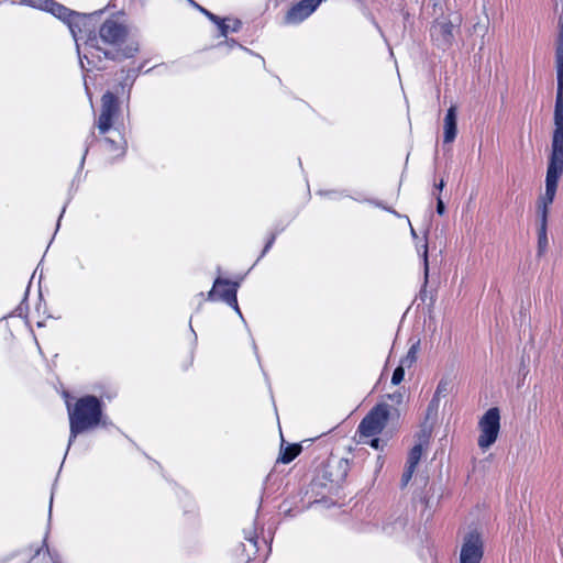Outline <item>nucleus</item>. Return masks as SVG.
<instances>
[{"mask_svg": "<svg viewBox=\"0 0 563 563\" xmlns=\"http://www.w3.org/2000/svg\"><path fill=\"white\" fill-rule=\"evenodd\" d=\"M199 11L202 12L213 23L217 24L219 22L220 18L217 16L216 14L211 13L210 11L206 10L205 8L199 7Z\"/></svg>", "mask_w": 563, "mask_h": 563, "instance_id": "21", "label": "nucleus"}, {"mask_svg": "<svg viewBox=\"0 0 563 563\" xmlns=\"http://www.w3.org/2000/svg\"><path fill=\"white\" fill-rule=\"evenodd\" d=\"M239 288V283H232L228 279H223L218 277L214 283L212 289L208 294L209 300L220 299L232 307L236 313L243 319L241 310L238 305L236 292Z\"/></svg>", "mask_w": 563, "mask_h": 563, "instance_id": "8", "label": "nucleus"}, {"mask_svg": "<svg viewBox=\"0 0 563 563\" xmlns=\"http://www.w3.org/2000/svg\"><path fill=\"white\" fill-rule=\"evenodd\" d=\"M422 250H423V262H424V275H426V278H427L428 277V272H429L428 244H427V242H424V244L422 245Z\"/></svg>", "mask_w": 563, "mask_h": 563, "instance_id": "20", "label": "nucleus"}, {"mask_svg": "<svg viewBox=\"0 0 563 563\" xmlns=\"http://www.w3.org/2000/svg\"><path fill=\"white\" fill-rule=\"evenodd\" d=\"M323 0H301L286 14V22L297 24L307 19Z\"/></svg>", "mask_w": 563, "mask_h": 563, "instance_id": "11", "label": "nucleus"}, {"mask_svg": "<svg viewBox=\"0 0 563 563\" xmlns=\"http://www.w3.org/2000/svg\"><path fill=\"white\" fill-rule=\"evenodd\" d=\"M188 1H189V2L195 7V8H197V9L199 10V7H200L199 4H197V3H196L195 1H192V0H188Z\"/></svg>", "mask_w": 563, "mask_h": 563, "instance_id": "29", "label": "nucleus"}, {"mask_svg": "<svg viewBox=\"0 0 563 563\" xmlns=\"http://www.w3.org/2000/svg\"><path fill=\"white\" fill-rule=\"evenodd\" d=\"M404 364L400 363V365L398 367L395 368L394 373H393V376H391V384L393 385H398L402 382L404 377H405V368H404Z\"/></svg>", "mask_w": 563, "mask_h": 563, "instance_id": "18", "label": "nucleus"}, {"mask_svg": "<svg viewBox=\"0 0 563 563\" xmlns=\"http://www.w3.org/2000/svg\"><path fill=\"white\" fill-rule=\"evenodd\" d=\"M69 441L71 445L76 437L85 431L93 429L100 423L102 416L101 401L95 396L79 398L73 410L69 409Z\"/></svg>", "mask_w": 563, "mask_h": 563, "instance_id": "3", "label": "nucleus"}, {"mask_svg": "<svg viewBox=\"0 0 563 563\" xmlns=\"http://www.w3.org/2000/svg\"><path fill=\"white\" fill-rule=\"evenodd\" d=\"M457 26L449 19L435 20L430 29L431 37L438 47L449 48L454 41V30Z\"/></svg>", "mask_w": 563, "mask_h": 563, "instance_id": "10", "label": "nucleus"}, {"mask_svg": "<svg viewBox=\"0 0 563 563\" xmlns=\"http://www.w3.org/2000/svg\"><path fill=\"white\" fill-rule=\"evenodd\" d=\"M118 113V98L110 91L106 92L101 98V112L97 123V128L101 134L107 133L112 128Z\"/></svg>", "mask_w": 563, "mask_h": 563, "instance_id": "9", "label": "nucleus"}, {"mask_svg": "<svg viewBox=\"0 0 563 563\" xmlns=\"http://www.w3.org/2000/svg\"><path fill=\"white\" fill-rule=\"evenodd\" d=\"M301 452V446L298 444L288 445L280 451L279 461L288 464L292 460L297 457V455Z\"/></svg>", "mask_w": 563, "mask_h": 563, "instance_id": "14", "label": "nucleus"}, {"mask_svg": "<svg viewBox=\"0 0 563 563\" xmlns=\"http://www.w3.org/2000/svg\"><path fill=\"white\" fill-rule=\"evenodd\" d=\"M274 241H275V235H272V238H271V239L268 240V242L266 243V245H265V247H264V250H263V252H262L261 257H262V256H264V255L266 254V252H268V250L272 247V245H273Z\"/></svg>", "mask_w": 563, "mask_h": 563, "instance_id": "24", "label": "nucleus"}, {"mask_svg": "<svg viewBox=\"0 0 563 563\" xmlns=\"http://www.w3.org/2000/svg\"><path fill=\"white\" fill-rule=\"evenodd\" d=\"M415 471H416V468L406 465V468L401 475V481H400L401 487H406L409 484Z\"/></svg>", "mask_w": 563, "mask_h": 563, "instance_id": "19", "label": "nucleus"}, {"mask_svg": "<svg viewBox=\"0 0 563 563\" xmlns=\"http://www.w3.org/2000/svg\"><path fill=\"white\" fill-rule=\"evenodd\" d=\"M87 152H88V150H86V151H85V154H84V156L81 157V164H82V163H84V161H85V157H86Z\"/></svg>", "mask_w": 563, "mask_h": 563, "instance_id": "31", "label": "nucleus"}, {"mask_svg": "<svg viewBox=\"0 0 563 563\" xmlns=\"http://www.w3.org/2000/svg\"><path fill=\"white\" fill-rule=\"evenodd\" d=\"M217 25L219 27L220 35L223 37H227V35L230 31L238 32L240 30L241 22L239 20H234V21H232V24H230V23H227L225 20L219 19V22L217 23Z\"/></svg>", "mask_w": 563, "mask_h": 563, "instance_id": "15", "label": "nucleus"}, {"mask_svg": "<svg viewBox=\"0 0 563 563\" xmlns=\"http://www.w3.org/2000/svg\"><path fill=\"white\" fill-rule=\"evenodd\" d=\"M429 442V433L427 431L421 432L418 435V443L412 446L408 454L406 465L416 468L419 464L421 456L423 454L424 448Z\"/></svg>", "mask_w": 563, "mask_h": 563, "instance_id": "13", "label": "nucleus"}, {"mask_svg": "<svg viewBox=\"0 0 563 563\" xmlns=\"http://www.w3.org/2000/svg\"><path fill=\"white\" fill-rule=\"evenodd\" d=\"M457 109L455 106H451L443 121L444 142L452 143L457 134Z\"/></svg>", "mask_w": 563, "mask_h": 563, "instance_id": "12", "label": "nucleus"}, {"mask_svg": "<svg viewBox=\"0 0 563 563\" xmlns=\"http://www.w3.org/2000/svg\"><path fill=\"white\" fill-rule=\"evenodd\" d=\"M363 442L367 443V441H364V440H363ZM379 443H380V440L378 438H373L371 441H368V444L376 450L379 449Z\"/></svg>", "mask_w": 563, "mask_h": 563, "instance_id": "25", "label": "nucleus"}, {"mask_svg": "<svg viewBox=\"0 0 563 563\" xmlns=\"http://www.w3.org/2000/svg\"><path fill=\"white\" fill-rule=\"evenodd\" d=\"M484 555V542L479 531L471 530L464 538L460 551V563H481Z\"/></svg>", "mask_w": 563, "mask_h": 563, "instance_id": "7", "label": "nucleus"}, {"mask_svg": "<svg viewBox=\"0 0 563 563\" xmlns=\"http://www.w3.org/2000/svg\"><path fill=\"white\" fill-rule=\"evenodd\" d=\"M435 187H437V189H439L441 191L444 188L443 179H441L440 183Z\"/></svg>", "mask_w": 563, "mask_h": 563, "instance_id": "26", "label": "nucleus"}, {"mask_svg": "<svg viewBox=\"0 0 563 563\" xmlns=\"http://www.w3.org/2000/svg\"><path fill=\"white\" fill-rule=\"evenodd\" d=\"M479 435L477 440L478 446L486 451L497 440L500 429V413L499 409L493 407L488 409L478 421Z\"/></svg>", "mask_w": 563, "mask_h": 563, "instance_id": "5", "label": "nucleus"}, {"mask_svg": "<svg viewBox=\"0 0 563 563\" xmlns=\"http://www.w3.org/2000/svg\"><path fill=\"white\" fill-rule=\"evenodd\" d=\"M451 388V383L449 379H441L437 386L434 398L444 397L448 395Z\"/></svg>", "mask_w": 563, "mask_h": 563, "instance_id": "17", "label": "nucleus"}, {"mask_svg": "<svg viewBox=\"0 0 563 563\" xmlns=\"http://www.w3.org/2000/svg\"><path fill=\"white\" fill-rule=\"evenodd\" d=\"M389 416L388 406L379 404L361 421L358 426L360 437L373 438L384 429Z\"/></svg>", "mask_w": 563, "mask_h": 563, "instance_id": "6", "label": "nucleus"}, {"mask_svg": "<svg viewBox=\"0 0 563 563\" xmlns=\"http://www.w3.org/2000/svg\"><path fill=\"white\" fill-rule=\"evenodd\" d=\"M394 402H396L397 405L401 404L402 402V394L397 391V393H394L391 395L388 396Z\"/></svg>", "mask_w": 563, "mask_h": 563, "instance_id": "23", "label": "nucleus"}, {"mask_svg": "<svg viewBox=\"0 0 563 563\" xmlns=\"http://www.w3.org/2000/svg\"><path fill=\"white\" fill-rule=\"evenodd\" d=\"M49 504H51V506H49V510H51V509H52V504H53V500H52V499L49 500Z\"/></svg>", "mask_w": 563, "mask_h": 563, "instance_id": "33", "label": "nucleus"}, {"mask_svg": "<svg viewBox=\"0 0 563 563\" xmlns=\"http://www.w3.org/2000/svg\"><path fill=\"white\" fill-rule=\"evenodd\" d=\"M395 216L399 217V214L397 213V211H391Z\"/></svg>", "mask_w": 563, "mask_h": 563, "instance_id": "32", "label": "nucleus"}, {"mask_svg": "<svg viewBox=\"0 0 563 563\" xmlns=\"http://www.w3.org/2000/svg\"><path fill=\"white\" fill-rule=\"evenodd\" d=\"M21 3L27 4L34 8H38L42 10H46L51 12L54 16L64 21L74 40L79 45V38L78 33H80V24L86 25L87 24V18L85 15H81L78 12L70 11L66 7L53 1V0H20Z\"/></svg>", "mask_w": 563, "mask_h": 563, "instance_id": "4", "label": "nucleus"}, {"mask_svg": "<svg viewBox=\"0 0 563 563\" xmlns=\"http://www.w3.org/2000/svg\"><path fill=\"white\" fill-rule=\"evenodd\" d=\"M560 32L556 42L555 64H556V98L554 106V131L551 142V153L548 161L545 176V194L540 198V227L538 229V249L539 254L548 245L547 238V218L548 207L553 202L558 181L563 174V22L560 20Z\"/></svg>", "mask_w": 563, "mask_h": 563, "instance_id": "1", "label": "nucleus"}, {"mask_svg": "<svg viewBox=\"0 0 563 563\" xmlns=\"http://www.w3.org/2000/svg\"><path fill=\"white\" fill-rule=\"evenodd\" d=\"M84 15L87 18V24L79 25V46L78 44H76L79 60L82 68H85L84 59L87 60L88 65L101 69V67L98 66L97 60L101 62L102 58H130L137 52V46L135 45H129L123 51H118L117 53H112L110 51L102 48L100 43L110 46H119L121 43H123L125 37L128 36L126 26L113 19H109L101 24V26L99 27V33L97 35L90 25L92 14ZM75 43L77 42L75 41Z\"/></svg>", "mask_w": 563, "mask_h": 563, "instance_id": "2", "label": "nucleus"}, {"mask_svg": "<svg viewBox=\"0 0 563 563\" xmlns=\"http://www.w3.org/2000/svg\"><path fill=\"white\" fill-rule=\"evenodd\" d=\"M410 233H411L412 238H415V239L417 238V233H416L415 229L412 228V225H410Z\"/></svg>", "mask_w": 563, "mask_h": 563, "instance_id": "28", "label": "nucleus"}, {"mask_svg": "<svg viewBox=\"0 0 563 563\" xmlns=\"http://www.w3.org/2000/svg\"><path fill=\"white\" fill-rule=\"evenodd\" d=\"M106 143L110 145V147H114V142L110 139H106Z\"/></svg>", "mask_w": 563, "mask_h": 563, "instance_id": "27", "label": "nucleus"}, {"mask_svg": "<svg viewBox=\"0 0 563 563\" xmlns=\"http://www.w3.org/2000/svg\"><path fill=\"white\" fill-rule=\"evenodd\" d=\"M418 347H419V342L411 345L406 357L404 360H401V363L404 365L411 366L416 362Z\"/></svg>", "mask_w": 563, "mask_h": 563, "instance_id": "16", "label": "nucleus"}, {"mask_svg": "<svg viewBox=\"0 0 563 563\" xmlns=\"http://www.w3.org/2000/svg\"><path fill=\"white\" fill-rule=\"evenodd\" d=\"M246 539L253 543H255V538L253 536L246 537Z\"/></svg>", "mask_w": 563, "mask_h": 563, "instance_id": "30", "label": "nucleus"}, {"mask_svg": "<svg viewBox=\"0 0 563 563\" xmlns=\"http://www.w3.org/2000/svg\"><path fill=\"white\" fill-rule=\"evenodd\" d=\"M444 211H445L444 202L441 199V197H438L437 198V212H438V214L442 216V214H444Z\"/></svg>", "mask_w": 563, "mask_h": 563, "instance_id": "22", "label": "nucleus"}]
</instances>
